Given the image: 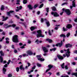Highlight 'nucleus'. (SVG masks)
<instances>
[{
  "label": "nucleus",
  "instance_id": "1",
  "mask_svg": "<svg viewBox=\"0 0 77 77\" xmlns=\"http://www.w3.org/2000/svg\"><path fill=\"white\" fill-rule=\"evenodd\" d=\"M37 32L38 33L36 35L37 38H39V37L44 38V35L42 34V31L41 30H39L37 31Z\"/></svg>",
  "mask_w": 77,
  "mask_h": 77
},
{
  "label": "nucleus",
  "instance_id": "2",
  "mask_svg": "<svg viewBox=\"0 0 77 77\" xmlns=\"http://www.w3.org/2000/svg\"><path fill=\"white\" fill-rule=\"evenodd\" d=\"M12 40L14 42H18V35H15L13 36Z\"/></svg>",
  "mask_w": 77,
  "mask_h": 77
},
{
  "label": "nucleus",
  "instance_id": "3",
  "mask_svg": "<svg viewBox=\"0 0 77 77\" xmlns=\"http://www.w3.org/2000/svg\"><path fill=\"white\" fill-rule=\"evenodd\" d=\"M0 54L1 56H0V60L1 63L3 62V58L2 56H4V53L2 51H0Z\"/></svg>",
  "mask_w": 77,
  "mask_h": 77
},
{
  "label": "nucleus",
  "instance_id": "4",
  "mask_svg": "<svg viewBox=\"0 0 77 77\" xmlns=\"http://www.w3.org/2000/svg\"><path fill=\"white\" fill-rule=\"evenodd\" d=\"M64 51H67V52L66 53V55L67 57H69L70 56V54H69L71 53V52L69 51V49L68 48L67 50L64 49Z\"/></svg>",
  "mask_w": 77,
  "mask_h": 77
},
{
  "label": "nucleus",
  "instance_id": "5",
  "mask_svg": "<svg viewBox=\"0 0 77 77\" xmlns=\"http://www.w3.org/2000/svg\"><path fill=\"white\" fill-rule=\"evenodd\" d=\"M62 10L63 11H65V12H66V14L68 15H69L70 14H71V12H70V11H69V9H66L65 10L64 8H63Z\"/></svg>",
  "mask_w": 77,
  "mask_h": 77
},
{
  "label": "nucleus",
  "instance_id": "6",
  "mask_svg": "<svg viewBox=\"0 0 77 77\" xmlns=\"http://www.w3.org/2000/svg\"><path fill=\"white\" fill-rule=\"evenodd\" d=\"M36 57L37 58L38 60H40V61H44L45 59H43L42 58H41V56L39 55H36Z\"/></svg>",
  "mask_w": 77,
  "mask_h": 77
},
{
  "label": "nucleus",
  "instance_id": "7",
  "mask_svg": "<svg viewBox=\"0 0 77 77\" xmlns=\"http://www.w3.org/2000/svg\"><path fill=\"white\" fill-rule=\"evenodd\" d=\"M72 6H70V8L71 9H72V8L74 7L75 8V0H74V1L72 2Z\"/></svg>",
  "mask_w": 77,
  "mask_h": 77
},
{
  "label": "nucleus",
  "instance_id": "8",
  "mask_svg": "<svg viewBox=\"0 0 77 77\" xmlns=\"http://www.w3.org/2000/svg\"><path fill=\"white\" fill-rule=\"evenodd\" d=\"M48 67L49 68V69H47L46 70L45 72H48V71H50V70L52 68H53V66H52L50 64L48 66Z\"/></svg>",
  "mask_w": 77,
  "mask_h": 77
},
{
  "label": "nucleus",
  "instance_id": "9",
  "mask_svg": "<svg viewBox=\"0 0 77 77\" xmlns=\"http://www.w3.org/2000/svg\"><path fill=\"white\" fill-rule=\"evenodd\" d=\"M42 49L44 53H47L48 52V50L46 47H43L42 48Z\"/></svg>",
  "mask_w": 77,
  "mask_h": 77
},
{
  "label": "nucleus",
  "instance_id": "10",
  "mask_svg": "<svg viewBox=\"0 0 77 77\" xmlns=\"http://www.w3.org/2000/svg\"><path fill=\"white\" fill-rule=\"evenodd\" d=\"M51 14L52 15H54V17H59V15L57 13V12H51Z\"/></svg>",
  "mask_w": 77,
  "mask_h": 77
},
{
  "label": "nucleus",
  "instance_id": "11",
  "mask_svg": "<svg viewBox=\"0 0 77 77\" xmlns=\"http://www.w3.org/2000/svg\"><path fill=\"white\" fill-rule=\"evenodd\" d=\"M62 41H61V43H59L57 44L55 46H56L57 47H58L59 46V47H61L62 46Z\"/></svg>",
  "mask_w": 77,
  "mask_h": 77
},
{
  "label": "nucleus",
  "instance_id": "12",
  "mask_svg": "<svg viewBox=\"0 0 77 77\" xmlns=\"http://www.w3.org/2000/svg\"><path fill=\"white\" fill-rule=\"evenodd\" d=\"M4 26L5 28V29L9 28V27H12V26L11 25L8 26V24H4Z\"/></svg>",
  "mask_w": 77,
  "mask_h": 77
},
{
  "label": "nucleus",
  "instance_id": "13",
  "mask_svg": "<svg viewBox=\"0 0 77 77\" xmlns=\"http://www.w3.org/2000/svg\"><path fill=\"white\" fill-rule=\"evenodd\" d=\"M57 57L60 60H63V57L60 55H57Z\"/></svg>",
  "mask_w": 77,
  "mask_h": 77
},
{
  "label": "nucleus",
  "instance_id": "14",
  "mask_svg": "<svg viewBox=\"0 0 77 77\" xmlns=\"http://www.w3.org/2000/svg\"><path fill=\"white\" fill-rule=\"evenodd\" d=\"M66 27L67 29H71V28H72V25L70 24H68L66 26Z\"/></svg>",
  "mask_w": 77,
  "mask_h": 77
},
{
  "label": "nucleus",
  "instance_id": "15",
  "mask_svg": "<svg viewBox=\"0 0 77 77\" xmlns=\"http://www.w3.org/2000/svg\"><path fill=\"white\" fill-rule=\"evenodd\" d=\"M27 53L29 55H32L33 54V53L31 51H28L27 52Z\"/></svg>",
  "mask_w": 77,
  "mask_h": 77
},
{
  "label": "nucleus",
  "instance_id": "16",
  "mask_svg": "<svg viewBox=\"0 0 77 77\" xmlns=\"http://www.w3.org/2000/svg\"><path fill=\"white\" fill-rule=\"evenodd\" d=\"M6 71H7L6 69H5V67H3L2 69V71L4 74H5V72H6Z\"/></svg>",
  "mask_w": 77,
  "mask_h": 77
},
{
  "label": "nucleus",
  "instance_id": "17",
  "mask_svg": "<svg viewBox=\"0 0 77 77\" xmlns=\"http://www.w3.org/2000/svg\"><path fill=\"white\" fill-rule=\"evenodd\" d=\"M46 24L47 27H49L50 26V22L48 21L47 20V21L46 22Z\"/></svg>",
  "mask_w": 77,
  "mask_h": 77
},
{
  "label": "nucleus",
  "instance_id": "18",
  "mask_svg": "<svg viewBox=\"0 0 77 77\" xmlns=\"http://www.w3.org/2000/svg\"><path fill=\"white\" fill-rule=\"evenodd\" d=\"M20 70H22V69H23V71L25 69L24 68V67H23V65H21V66H20Z\"/></svg>",
  "mask_w": 77,
  "mask_h": 77
},
{
  "label": "nucleus",
  "instance_id": "19",
  "mask_svg": "<svg viewBox=\"0 0 77 77\" xmlns=\"http://www.w3.org/2000/svg\"><path fill=\"white\" fill-rule=\"evenodd\" d=\"M36 29V27L35 26H32L31 27L30 29L31 30V31H33L35 29Z\"/></svg>",
  "mask_w": 77,
  "mask_h": 77
},
{
  "label": "nucleus",
  "instance_id": "20",
  "mask_svg": "<svg viewBox=\"0 0 77 77\" xmlns=\"http://www.w3.org/2000/svg\"><path fill=\"white\" fill-rule=\"evenodd\" d=\"M72 47V45H70L69 44H67L66 45V48H68V47Z\"/></svg>",
  "mask_w": 77,
  "mask_h": 77
},
{
  "label": "nucleus",
  "instance_id": "21",
  "mask_svg": "<svg viewBox=\"0 0 77 77\" xmlns=\"http://www.w3.org/2000/svg\"><path fill=\"white\" fill-rule=\"evenodd\" d=\"M5 40L6 41V42L7 43V44H9V38L7 37L5 38Z\"/></svg>",
  "mask_w": 77,
  "mask_h": 77
},
{
  "label": "nucleus",
  "instance_id": "22",
  "mask_svg": "<svg viewBox=\"0 0 77 77\" xmlns=\"http://www.w3.org/2000/svg\"><path fill=\"white\" fill-rule=\"evenodd\" d=\"M28 7L29 8V9H33V6L31 5H28Z\"/></svg>",
  "mask_w": 77,
  "mask_h": 77
},
{
  "label": "nucleus",
  "instance_id": "23",
  "mask_svg": "<svg viewBox=\"0 0 77 77\" xmlns=\"http://www.w3.org/2000/svg\"><path fill=\"white\" fill-rule=\"evenodd\" d=\"M52 11H56V8L55 6H53L51 8Z\"/></svg>",
  "mask_w": 77,
  "mask_h": 77
},
{
  "label": "nucleus",
  "instance_id": "24",
  "mask_svg": "<svg viewBox=\"0 0 77 77\" xmlns=\"http://www.w3.org/2000/svg\"><path fill=\"white\" fill-rule=\"evenodd\" d=\"M44 20H45L46 21H47V19H44L42 18H41V20L40 21L41 23H44Z\"/></svg>",
  "mask_w": 77,
  "mask_h": 77
},
{
  "label": "nucleus",
  "instance_id": "25",
  "mask_svg": "<svg viewBox=\"0 0 77 77\" xmlns=\"http://www.w3.org/2000/svg\"><path fill=\"white\" fill-rule=\"evenodd\" d=\"M35 42H37V44H39V43H42V41H39L38 39H37L35 41Z\"/></svg>",
  "mask_w": 77,
  "mask_h": 77
},
{
  "label": "nucleus",
  "instance_id": "26",
  "mask_svg": "<svg viewBox=\"0 0 77 77\" xmlns=\"http://www.w3.org/2000/svg\"><path fill=\"white\" fill-rule=\"evenodd\" d=\"M67 30H68L67 28H65L64 27L63 28V31L64 32H66V31H67Z\"/></svg>",
  "mask_w": 77,
  "mask_h": 77
},
{
  "label": "nucleus",
  "instance_id": "27",
  "mask_svg": "<svg viewBox=\"0 0 77 77\" xmlns=\"http://www.w3.org/2000/svg\"><path fill=\"white\" fill-rule=\"evenodd\" d=\"M46 40L47 41H48V42H49V43H51V42H52V40H51L50 39L48 38V39H46Z\"/></svg>",
  "mask_w": 77,
  "mask_h": 77
},
{
  "label": "nucleus",
  "instance_id": "28",
  "mask_svg": "<svg viewBox=\"0 0 77 77\" xmlns=\"http://www.w3.org/2000/svg\"><path fill=\"white\" fill-rule=\"evenodd\" d=\"M72 75H75L76 77H77V72L76 73H73L72 74Z\"/></svg>",
  "mask_w": 77,
  "mask_h": 77
},
{
  "label": "nucleus",
  "instance_id": "29",
  "mask_svg": "<svg viewBox=\"0 0 77 77\" xmlns=\"http://www.w3.org/2000/svg\"><path fill=\"white\" fill-rule=\"evenodd\" d=\"M60 37H63L64 38L66 37V36H65L64 34H61L60 35Z\"/></svg>",
  "mask_w": 77,
  "mask_h": 77
},
{
  "label": "nucleus",
  "instance_id": "30",
  "mask_svg": "<svg viewBox=\"0 0 77 77\" xmlns=\"http://www.w3.org/2000/svg\"><path fill=\"white\" fill-rule=\"evenodd\" d=\"M4 9L5 8L4 7V6H3V5H2L1 8V10L3 11V10H4Z\"/></svg>",
  "mask_w": 77,
  "mask_h": 77
},
{
  "label": "nucleus",
  "instance_id": "31",
  "mask_svg": "<svg viewBox=\"0 0 77 77\" xmlns=\"http://www.w3.org/2000/svg\"><path fill=\"white\" fill-rule=\"evenodd\" d=\"M43 6H44V4H42L40 5V6L39 7V8H42L43 7Z\"/></svg>",
  "mask_w": 77,
  "mask_h": 77
},
{
  "label": "nucleus",
  "instance_id": "32",
  "mask_svg": "<svg viewBox=\"0 0 77 77\" xmlns=\"http://www.w3.org/2000/svg\"><path fill=\"white\" fill-rule=\"evenodd\" d=\"M8 17H6V18H5L4 19L2 20V21H6V20H7L8 19Z\"/></svg>",
  "mask_w": 77,
  "mask_h": 77
},
{
  "label": "nucleus",
  "instance_id": "33",
  "mask_svg": "<svg viewBox=\"0 0 77 77\" xmlns=\"http://www.w3.org/2000/svg\"><path fill=\"white\" fill-rule=\"evenodd\" d=\"M64 65H65V63H63L61 66L62 68H63H63H64Z\"/></svg>",
  "mask_w": 77,
  "mask_h": 77
},
{
  "label": "nucleus",
  "instance_id": "34",
  "mask_svg": "<svg viewBox=\"0 0 77 77\" xmlns=\"http://www.w3.org/2000/svg\"><path fill=\"white\" fill-rule=\"evenodd\" d=\"M16 71L17 72H19V70H20V68L19 67H17L16 68Z\"/></svg>",
  "mask_w": 77,
  "mask_h": 77
},
{
  "label": "nucleus",
  "instance_id": "35",
  "mask_svg": "<svg viewBox=\"0 0 77 77\" xmlns=\"http://www.w3.org/2000/svg\"><path fill=\"white\" fill-rule=\"evenodd\" d=\"M27 0H23V4H26L27 3Z\"/></svg>",
  "mask_w": 77,
  "mask_h": 77
},
{
  "label": "nucleus",
  "instance_id": "36",
  "mask_svg": "<svg viewBox=\"0 0 77 77\" xmlns=\"http://www.w3.org/2000/svg\"><path fill=\"white\" fill-rule=\"evenodd\" d=\"M70 35V33H67L66 34V36L67 37V38H68V37Z\"/></svg>",
  "mask_w": 77,
  "mask_h": 77
},
{
  "label": "nucleus",
  "instance_id": "37",
  "mask_svg": "<svg viewBox=\"0 0 77 77\" xmlns=\"http://www.w3.org/2000/svg\"><path fill=\"white\" fill-rule=\"evenodd\" d=\"M37 65L38 66V67H40L41 66V64L39 63H37Z\"/></svg>",
  "mask_w": 77,
  "mask_h": 77
},
{
  "label": "nucleus",
  "instance_id": "38",
  "mask_svg": "<svg viewBox=\"0 0 77 77\" xmlns=\"http://www.w3.org/2000/svg\"><path fill=\"white\" fill-rule=\"evenodd\" d=\"M12 74H9L8 75V77H12Z\"/></svg>",
  "mask_w": 77,
  "mask_h": 77
},
{
  "label": "nucleus",
  "instance_id": "39",
  "mask_svg": "<svg viewBox=\"0 0 77 77\" xmlns=\"http://www.w3.org/2000/svg\"><path fill=\"white\" fill-rule=\"evenodd\" d=\"M48 32L49 35L50 36H51V32H50V30H48Z\"/></svg>",
  "mask_w": 77,
  "mask_h": 77
},
{
  "label": "nucleus",
  "instance_id": "40",
  "mask_svg": "<svg viewBox=\"0 0 77 77\" xmlns=\"http://www.w3.org/2000/svg\"><path fill=\"white\" fill-rule=\"evenodd\" d=\"M26 44H24V45H23V46L21 47L20 48H24V46H26Z\"/></svg>",
  "mask_w": 77,
  "mask_h": 77
},
{
  "label": "nucleus",
  "instance_id": "41",
  "mask_svg": "<svg viewBox=\"0 0 77 77\" xmlns=\"http://www.w3.org/2000/svg\"><path fill=\"white\" fill-rule=\"evenodd\" d=\"M5 39V36L2 37V39L0 40V42H2V41H3V39Z\"/></svg>",
  "mask_w": 77,
  "mask_h": 77
},
{
  "label": "nucleus",
  "instance_id": "42",
  "mask_svg": "<svg viewBox=\"0 0 77 77\" xmlns=\"http://www.w3.org/2000/svg\"><path fill=\"white\" fill-rule=\"evenodd\" d=\"M38 7V5H35L34 6V9H36V8Z\"/></svg>",
  "mask_w": 77,
  "mask_h": 77
},
{
  "label": "nucleus",
  "instance_id": "43",
  "mask_svg": "<svg viewBox=\"0 0 77 77\" xmlns=\"http://www.w3.org/2000/svg\"><path fill=\"white\" fill-rule=\"evenodd\" d=\"M46 11L47 12H48V11H49V8H48L46 9Z\"/></svg>",
  "mask_w": 77,
  "mask_h": 77
},
{
  "label": "nucleus",
  "instance_id": "44",
  "mask_svg": "<svg viewBox=\"0 0 77 77\" xmlns=\"http://www.w3.org/2000/svg\"><path fill=\"white\" fill-rule=\"evenodd\" d=\"M6 67H8V64H7L4 66L3 68H6Z\"/></svg>",
  "mask_w": 77,
  "mask_h": 77
},
{
  "label": "nucleus",
  "instance_id": "45",
  "mask_svg": "<svg viewBox=\"0 0 77 77\" xmlns=\"http://www.w3.org/2000/svg\"><path fill=\"white\" fill-rule=\"evenodd\" d=\"M67 4H68V3H63V4H62L61 5V6H63V5H66Z\"/></svg>",
  "mask_w": 77,
  "mask_h": 77
},
{
  "label": "nucleus",
  "instance_id": "46",
  "mask_svg": "<svg viewBox=\"0 0 77 77\" xmlns=\"http://www.w3.org/2000/svg\"><path fill=\"white\" fill-rule=\"evenodd\" d=\"M35 68H36V66H34L32 68V69H35Z\"/></svg>",
  "mask_w": 77,
  "mask_h": 77
},
{
  "label": "nucleus",
  "instance_id": "47",
  "mask_svg": "<svg viewBox=\"0 0 77 77\" xmlns=\"http://www.w3.org/2000/svg\"><path fill=\"white\" fill-rule=\"evenodd\" d=\"M74 53H75L76 54H77V50H75L73 51Z\"/></svg>",
  "mask_w": 77,
  "mask_h": 77
},
{
  "label": "nucleus",
  "instance_id": "48",
  "mask_svg": "<svg viewBox=\"0 0 77 77\" xmlns=\"http://www.w3.org/2000/svg\"><path fill=\"white\" fill-rule=\"evenodd\" d=\"M15 17H16V18L17 19H20V17H18V16L17 15H15Z\"/></svg>",
  "mask_w": 77,
  "mask_h": 77
},
{
  "label": "nucleus",
  "instance_id": "49",
  "mask_svg": "<svg viewBox=\"0 0 77 77\" xmlns=\"http://www.w3.org/2000/svg\"><path fill=\"white\" fill-rule=\"evenodd\" d=\"M65 68L66 69H68V66H65Z\"/></svg>",
  "mask_w": 77,
  "mask_h": 77
},
{
  "label": "nucleus",
  "instance_id": "50",
  "mask_svg": "<svg viewBox=\"0 0 77 77\" xmlns=\"http://www.w3.org/2000/svg\"><path fill=\"white\" fill-rule=\"evenodd\" d=\"M22 24H23V25H24V27H25V28H26V27H27V26H26V25H25V24H24V23H22Z\"/></svg>",
  "mask_w": 77,
  "mask_h": 77
},
{
  "label": "nucleus",
  "instance_id": "51",
  "mask_svg": "<svg viewBox=\"0 0 77 77\" xmlns=\"http://www.w3.org/2000/svg\"><path fill=\"white\" fill-rule=\"evenodd\" d=\"M22 8L23 7H22V6H20L19 7V10H21L22 9Z\"/></svg>",
  "mask_w": 77,
  "mask_h": 77
},
{
  "label": "nucleus",
  "instance_id": "52",
  "mask_svg": "<svg viewBox=\"0 0 77 77\" xmlns=\"http://www.w3.org/2000/svg\"><path fill=\"white\" fill-rule=\"evenodd\" d=\"M10 13H13V12H14V11H9Z\"/></svg>",
  "mask_w": 77,
  "mask_h": 77
},
{
  "label": "nucleus",
  "instance_id": "53",
  "mask_svg": "<svg viewBox=\"0 0 77 77\" xmlns=\"http://www.w3.org/2000/svg\"><path fill=\"white\" fill-rule=\"evenodd\" d=\"M27 64L28 65V67H29V66H30V63L28 62Z\"/></svg>",
  "mask_w": 77,
  "mask_h": 77
},
{
  "label": "nucleus",
  "instance_id": "54",
  "mask_svg": "<svg viewBox=\"0 0 77 77\" xmlns=\"http://www.w3.org/2000/svg\"><path fill=\"white\" fill-rule=\"evenodd\" d=\"M3 24H4V23L3 22H0V25H1V26L2 25H3Z\"/></svg>",
  "mask_w": 77,
  "mask_h": 77
},
{
  "label": "nucleus",
  "instance_id": "55",
  "mask_svg": "<svg viewBox=\"0 0 77 77\" xmlns=\"http://www.w3.org/2000/svg\"><path fill=\"white\" fill-rule=\"evenodd\" d=\"M10 12H7L8 15V16H10Z\"/></svg>",
  "mask_w": 77,
  "mask_h": 77
},
{
  "label": "nucleus",
  "instance_id": "56",
  "mask_svg": "<svg viewBox=\"0 0 77 77\" xmlns=\"http://www.w3.org/2000/svg\"><path fill=\"white\" fill-rule=\"evenodd\" d=\"M28 42L29 43V44H30V43H31V41L29 40H28Z\"/></svg>",
  "mask_w": 77,
  "mask_h": 77
},
{
  "label": "nucleus",
  "instance_id": "57",
  "mask_svg": "<svg viewBox=\"0 0 77 77\" xmlns=\"http://www.w3.org/2000/svg\"><path fill=\"white\" fill-rule=\"evenodd\" d=\"M54 29H55V30H58V27H55L54 28Z\"/></svg>",
  "mask_w": 77,
  "mask_h": 77
},
{
  "label": "nucleus",
  "instance_id": "58",
  "mask_svg": "<svg viewBox=\"0 0 77 77\" xmlns=\"http://www.w3.org/2000/svg\"><path fill=\"white\" fill-rule=\"evenodd\" d=\"M57 75H58V76L60 75V74H59V72H58L57 73Z\"/></svg>",
  "mask_w": 77,
  "mask_h": 77
},
{
  "label": "nucleus",
  "instance_id": "59",
  "mask_svg": "<svg viewBox=\"0 0 77 77\" xmlns=\"http://www.w3.org/2000/svg\"><path fill=\"white\" fill-rule=\"evenodd\" d=\"M52 50H53V51H55V50H56V48H54L52 49Z\"/></svg>",
  "mask_w": 77,
  "mask_h": 77
},
{
  "label": "nucleus",
  "instance_id": "60",
  "mask_svg": "<svg viewBox=\"0 0 77 77\" xmlns=\"http://www.w3.org/2000/svg\"><path fill=\"white\" fill-rule=\"evenodd\" d=\"M19 45H20V46L23 45V44L21 43H19Z\"/></svg>",
  "mask_w": 77,
  "mask_h": 77
},
{
  "label": "nucleus",
  "instance_id": "61",
  "mask_svg": "<svg viewBox=\"0 0 77 77\" xmlns=\"http://www.w3.org/2000/svg\"><path fill=\"white\" fill-rule=\"evenodd\" d=\"M74 21L75 22H77V18L75 19Z\"/></svg>",
  "mask_w": 77,
  "mask_h": 77
},
{
  "label": "nucleus",
  "instance_id": "62",
  "mask_svg": "<svg viewBox=\"0 0 77 77\" xmlns=\"http://www.w3.org/2000/svg\"><path fill=\"white\" fill-rule=\"evenodd\" d=\"M32 34H36V32L35 31L32 32Z\"/></svg>",
  "mask_w": 77,
  "mask_h": 77
},
{
  "label": "nucleus",
  "instance_id": "63",
  "mask_svg": "<svg viewBox=\"0 0 77 77\" xmlns=\"http://www.w3.org/2000/svg\"><path fill=\"white\" fill-rule=\"evenodd\" d=\"M11 47L12 48H14V45H12L11 46Z\"/></svg>",
  "mask_w": 77,
  "mask_h": 77
},
{
  "label": "nucleus",
  "instance_id": "64",
  "mask_svg": "<svg viewBox=\"0 0 77 77\" xmlns=\"http://www.w3.org/2000/svg\"><path fill=\"white\" fill-rule=\"evenodd\" d=\"M61 77H69V76H68V75H67L66 76H61Z\"/></svg>",
  "mask_w": 77,
  "mask_h": 77
}]
</instances>
